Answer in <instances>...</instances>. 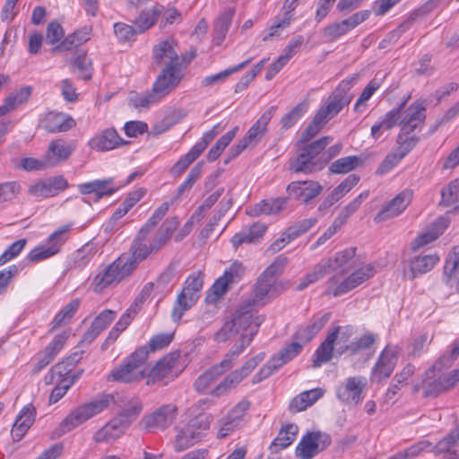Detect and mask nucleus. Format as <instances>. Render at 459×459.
<instances>
[{
	"label": "nucleus",
	"instance_id": "1",
	"mask_svg": "<svg viewBox=\"0 0 459 459\" xmlns=\"http://www.w3.org/2000/svg\"><path fill=\"white\" fill-rule=\"evenodd\" d=\"M357 80L358 75L355 74L339 83L303 131L300 137L302 143L308 142L317 135L330 119L337 116L344 107L350 104L353 98V94L350 91L357 82Z\"/></svg>",
	"mask_w": 459,
	"mask_h": 459
},
{
	"label": "nucleus",
	"instance_id": "2",
	"mask_svg": "<svg viewBox=\"0 0 459 459\" xmlns=\"http://www.w3.org/2000/svg\"><path fill=\"white\" fill-rule=\"evenodd\" d=\"M264 321V316L254 315L253 301H243L215 333V340L223 342L236 339L234 344L247 340L249 345Z\"/></svg>",
	"mask_w": 459,
	"mask_h": 459
},
{
	"label": "nucleus",
	"instance_id": "3",
	"mask_svg": "<svg viewBox=\"0 0 459 459\" xmlns=\"http://www.w3.org/2000/svg\"><path fill=\"white\" fill-rule=\"evenodd\" d=\"M178 225V217H170L162 223L152 237L149 233L138 232L132 242L131 254H123L122 256L126 257V261L131 264L132 269L135 270L142 261L159 252L168 244Z\"/></svg>",
	"mask_w": 459,
	"mask_h": 459
},
{
	"label": "nucleus",
	"instance_id": "4",
	"mask_svg": "<svg viewBox=\"0 0 459 459\" xmlns=\"http://www.w3.org/2000/svg\"><path fill=\"white\" fill-rule=\"evenodd\" d=\"M149 355L147 346H142L115 367L108 376V381L123 384L139 382L146 377L145 362Z\"/></svg>",
	"mask_w": 459,
	"mask_h": 459
},
{
	"label": "nucleus",
	"instance_id": "5",
	"mask_svg": "<svg viewBox=\"0 0 459 459\" xmlns=\"http://www.w3.org/2000/svg\"><path fill=\"white\" fill-rule=\"evenodd\" d=\"M109 404L108 396L83 403L74 409L53 431L54 437H60L83 422L104 411Z\"/></svg>",
	"mask_w": 459,
	"mask_h": 459
},
{
	"label": "nucleus",
	"instance_id": "6",
	"mask_svg": "<svg viewBox=\"0 0 459 459\" xmlns=\"http://www.w3.org/2000/svg\"><path fill=\"white\" fill-rule=\"evenodd\" d=\"M130 263L122 255L113 263L105 266L95 275L91 282L92 290L101 293L105 289L117 284L133 273Z\"/></svg>",
	"mask_w": 459,
	"mask_h": 459
},
{
	"label": "nucleus",
	"instance_id": "7",
	"mask_svg": "<svg viewBox=\"0 0 459 459\" xmlns=\"http://www.w3.org/2000/svg\"><path fill=\"white\" fill-rule=\"evenodd\" d=\"M265 353L260 352L247 359L239 368L226 376L210 394L214 397H221L235 389L251 372L264 359Z\"/></svg>",
	"mask_w": 459,
	"mask_h": 459
},
{
	"label": "nucleus",
	"instance_id": "8",
	"mask_svg": "<svg viewBox=\"0 0 459 459\" xmlns=\"http://www.w3.org/2000/svg\"><path fill=\"white\" fill-rule=\"evenodd\" d=\"M211 416L201 414L189 420V422L177 435L175 450L184 451L199 442L206 430L210 428Z\"/></svg>",
	"mask_w": 459,
	"mask_h": 459
},
{
	"label": "nucleus",
	"instance_id": "9",
	"mask_svg": "<svg viewBox=\"0 0 459 459\" xmlns=\"http://www.w3.org/2000/svg\"><path fill=\"white\" fill-rule=\"evenodd\" d=\"M179 358V352L173 351L158 360L149 373H146V385H166L169 382L174 380L178 376L175 368Z\"/></svg>",
	"mask_w": 459,
	"mask_h": 459
},
{
	"label": "nucleus",
	"instance_id": "10",
	"mask_svg": "<svg viewBox=\"0 0 459 459\" xmlns=\"http://www.w3.org/2000/svg\"><path fill=\"white\" fill-rule=\"evenodd\" d=\"M442 2L443 0H429L420 7L414 10L405 21H403L395 30L390 31L385 38L379 42L378 48L380 49H385L390 45L396 43L400 37L405 31L410 30L415 22L430 13L438 5H440Z\"/></svg>",
	"mask_w": 459,
	"mask_h": 459
},
{
	"label": "nucleus",
	"instance_id": "11",
	"mask_svg": "<svg viewBox=\"0 0 459 459\" xmlns=\"http://www.w3.org/2000/svg\"><path fill=\"white\" fill-rule=\"evenodd\" d=\"M288 258L280 255L264 270L257 279L254 289V298L247 301H253V307L255 304L261 303L274 285V277L287 264Z\"/></svg>",
	"mask_w": 459,
	"mask_h": 459
},
{
	"label": "nucleus",
	"instance_id": "12",
	"mask_svg": "<svg viewBox=\"0 0 459 459\" xmlns=\"http://www.w3.org/2000/svg\"><path fill=\"white\" fill-rule=\"evenodd\" d=\"M245 268L241 263L235 261L224 271L222 276L219 277L205 296L207 303L217 302L228 290L230 283L238 281L244 275Z\"/></svg>",
	"mask_w": 459,
	"mask_h": 459
},
{
	"label": "nucleus",
	"instance_id": "13",
	"mask_svg": "<svg viewBox=\"0 0 459 459\" xmlns=\"http://www.w3.org/2000/svg\"><path fill=\"white\" fill-rule=\"evenodd\" d=\"M399 349L396 346L387 345L380 353L376 364L372 368L370 379L379 383L390 377L397 361Z\"/></svg>",
	"mask_w": 459,
	"mask_h": 459
},
{
	"label": "nucleus",
	"instance_id": "14",
	"mask_svg": "<svg viewBox=\"0 0 459 459\" xmlns=\"http://www.w3.org/2000/svg\"><path fill=\"white\" fill-rule=\"evenodd\" d=\"M288 199H293L302 204H308L323 191V186L313 180L293 181L287 186Z\"/></svg>",
	"mask_w": 459,
	"mask_h": 459
},
{
	"label": "nucleus",
	"instance_id": "15",
	"mask_svg": "<svg viewBox=\"0 0 459 459\" xmlns=\"http://www.w3.org/2000/svg\"><path fill=\"white\" fill-rule=\"evenodd\" d=\"M331 443L330 437L320 432L305 435L296 447V455L301 459H311Z\"/></svg>",
	"mask_w": 459,
	"mask_h": 459
},
{
	"label": "nucleus",
	"instance_id": "16",
	"mask_svg": "<svg viewBox=\"0 0 459 459\" xmlns=\"http://www.w3.org/2000/svg\"><path fill=\"white\" fill-rule=\"evenodd\" d=\"M182 77L179 67L165 66L156 78L152 90L161 100L178 86Z\"/></svg>",
	"mask_w": 459,
	"mask_h": 459
},
{
	"label": "nucleus",
	"instance_id": "17",
	"mask_svg": "<svg viewBox=\"0 0 459 459\" xmlns=\"http://www.w3.org/2000/svg\"><path fill=\"white\" fill-rule=\"evenodd\" d=\"M367 382L363 377H351L336 390L338 399L346 404H358L362 400V391Z\"/></svg>",
	"mask_w": 459,
	"mask_h": 459
},
{
	"label": "nucleus",
	"instance_id": "18",
	"mask_svg": "<svg viewBox=\"0 0 459 459\" xmlns=\"http://www.w3.org/2000/svg\"><path fill=\"white\" fill-rule=\"evenodd\" d=\"M248 408V402H241L231 409L225 417L221 418L218 421L217 437L219 438H224L239 428Z\"/></svg>",
	"mask_w": 459,
	"mask_h": 459
},
{
	"label": "nucleus",
	"instance_id": "19",
	"mask_svg": "<svg viewBox=\"0 0 459 459\" xmlns=\"http://www.w3.org/2000/svg\"><path fill=\"white\" fill-rule=\"evenodd\" d=\"M420 389L422 390L424 397L433 398L448 390V387L443 374L429 368L422 375L421 385L414 386L415 392H418Z\"/></svg>",
	"mask_w": 459,
	"mask_h": 459
},
{
	"label": "nucleus",
	"instance_id": "20",
	"mask_svg": "<svg viewBox=\"0 0 459 459\" xmlns=\"http://www.w3.org/2000/svg\"><path fill=\"white\" fill-rule=\"evenodd\" d=\"M426 119V108L420 102L411 103L405 110L400 121L401 130L403 134H411L421 130Z\"/></svg>",
	"mask_w": 459,
	"mask_h": 459
},
{
	"label": "nucleus",
	"instance_id": "21",
	"mask_svg": "<svg viewBox=\"0 0 459 459\" xmlns=\"http://www.w3.org/2000/svg\"><path fill=\"white\" fill-rule=\"evenodd\" d=\"M176 413L177 407L175 405H163L152 414L143 417L142 423L148 429L163 430L172 424Z\"/></svg>",
	"mask_w": 459,
	"mask_h": 459
},
{
	"label": "nucleus",
	"instance_id": "22",
	"mask_svg": "<svg viewBox=\"0 0 459 459\" xmlns=\"http://www.w3.org/2000/svg\"><path fill=\"white\" fill-rule=\"evenodd\" d=\"M412 198V192L411 190H404L398 194L389 203H387L380 212L376 215V222H383L389 219L400 215L406 207L410 204Z\"/></svg>",
	"mask_w": 459,
	"mask_h": 459
},
{
	"label": "nucleus",
	"instance_id": "23",
	"mask_svg": "<svg viewBox=\"0 0 459 459\" xmlns=\"http://www.w3.org/2000/svg\"><path fill=\"white\" fill-rule=\"evenodd\" d=\"M369 16L368 11H361L353 13L349 18L342 20V22L328 25L324 30L325 37L330 39H336L339 37L345 35L352 29L356 28L361 22L366 21Z\"/></svg>",
	"mask_w": 459,
	"mask_h": 459
},
{
	"label": "nucleus",
	"instance_id": "24",
	"mask_svg": "<svg viewBox=\"0 0 459 459\" xmlns=\"http://www.w3.org/2000/svg\"><path fill=\"white\" fill-rule=\"evenodd\" d=\"M73 117L64 113L48 112L39 122V126L50 134L66 132L75 126Z\"/></svg>",
	"mask_w": 459,
	"mask_h": 459
},
{
	"label": "nucleus",
	"instance_id": "25",
	"mask_svg": "<svg viewBox=\"0 0 459 459\" xmlns=\"http://www.w3.org/2000/svg\"><path fill=\"white\" fill-rule=\"evenodd\" d=\"M117 189L118 186H116L113 178L96 179L78 186V190L82 195L94 194L96 201L113 195Z\"/></svg>",
	"mask_w": 459,
	"mask_h": 459
},
{
	"label": "nucleus",
	"instance_id": "26",
	"mask_svg": "<svg viewBox=\"0 0 459 459\" xmlns=\"http://www.w3.org/2000/svg\"><path fill=\"white\" fill-rule=\"evenodd\" d=\"M126 143L127 142L119 136L116 129L108 128L91 138L89 146L99 152H108Z\"/></svg>",
	"mask_w": 459,
	"mask_h": 459
},
{
	"label": "nucleus",
	"instance_id": "27",
	"mask_svg": "<svg viewBox=\"0 0 459 459\" xmlns=\"http://www.w3.org/2000/svg\"><path fill=\"white\" fill-rule=\"evenodd\" d=\"M359 181V177L355 174L349 175L343 181L335 186L327 195L318 206L319 212L327 211L332 205L348 194Z\"/></svg>",
	"mask_w": 459,
	"mask_h": 459
},
{
	"label": "nucleus",
	"instance_id": "28",
	"mask_svg": "<svg viewBox=\"0 0 459 459\" xmlns=\"http://www.w3.org/2000/svg\"><path fill=\"white\" fill-rule=\"evenodd\" d=\"M67 187L68 183L66 179L59 176L31 186L29 188V193L36 197H50L56 195Z\"/></svg>",
	"mask_w": 459,
	"mask_h": 459
},
{
	"label": "nucleus",
	"instance_id": "29",
	"mask_svg": "<svg viewBox=\"0 0 459 459\" xmlns=\"http://www.w3.org/2000/svg\"><path fill=\"white\" fill-rule=\"evenodd\" d=\"M116 318V311L106 309L95 317L91 326L82 335V342L90 343L104 331Z\"/></svg>",
	"mask_w": 459,
	"mask_h": 459
},
{
	"label": "nucleus",
	"instance_id": "30",
	"mask_svg": "<svg viewBox=\"0 0 459 459\" xmlns=\"http://www.w3.org/2000/svg\"><path fill=\"white\" fill-rule=\"evenodd\" d=\"M74 147L72 144L66 143L63 139H56L49 143L47 165L54 167L58 163L66 160L74 152Z\"/></svg>",
	"mask_w": 459,
	"mask_h": 459
},
{
	"label": "nucleus",
	"instance_id": "31",
	"mask_svg": "<svg viewBox=\"0 0 459 459\" xmlns=\"http://www.w3.org/2000/svg\"><path fill=\"white\" fill-rule=\"evenodd\" d=\"M173 40H163L153 47V58L157 64H161L166 59L169 63L166 66L179 67V58L175 49Z\"/></svg>",
	"mask_w": 459,
	"mask_h": 459
},
{
	"label": "nucleus",
	"instance_id": "32",
	"mask_svg": "<svg viewBox=\"0 0 459 459\" xmlns=\"http://www.w3.org/2000/svg\"><path fill=\"white\" fill-rule=\"evenodd\" d=\"M36 410L31 404H28L21 411L12 429L13 440L19 441L22 438L28 429L34 422Z\"/></svg>",
	"mask_w": 459,
	"mask_h": 459
},
{
	"label": "nucleus",
	"instance_id": "33",
	"mask_svg": "<svg viewBox=\"0 0 459 459\" xmlns=\"http://www.w3.org/2000/svg\"><path fill=\"white\" fill-rule=\"evenodd\" d=\"M276 106L270 107L263 113L260 118L249 128L246 135L243 137L247 143L257 142L267 132V125L276 112Z\"/></svg>",
	"mask_w": 459,
	"mask_h": 459
},
{
	"label": "nucleus",
	"instance_id": "34",
	"mask_svg": "<svg viewBox=\"0 0 459 459\" xmlns=\"http://www.w3.org/2000/svg\"><path fill=\"white\" fill-rule=\"evenodd\" d=\"M267 227L264 223L255 222L249 228L236 233L232 238L231 243L235 249L242 244H249L257 241L265 233Z\"/></svg>",
	"mask_w": 459,
	"mask_h": 459
},
{
	"label": "nucleus",
	"instance_id": "35",
	"mask_svg": "<svg viewBox=\"0 0 459 459\" xmlns=\"http://www.w3.org/2000/svg\"><path fill=\"white\" fill-rule=\"evenodd\" d=\"M448 221L445 218L437 219L432 224V228L419 235L411 243V249L413 251L433 242L436 240L443 231L447 228Z\"/></svg>",
	"mask_w": 459,
	"mask_h": 459
},
{
	"label": "nucleus",
	"instance_id": "36",
	"mask_svg": "<svg viewBox=\"0 0 459 459\" xmlns=\"http://www.w3.org/2000/svg\"><path fill=\"white\" fill-rule=\"evenodd\" d=\"M444 279L451 287L459 284V246L454 247L446 259Z\"/></svg>",
	"mask_w": 459,
	"mask_h": 459
},
{
	"label": "nucleus",
	"instance_id": "37",
	"mask_svg": "<svg viewBox=\"0 0 459 459\" xmlns=\"http://www.w3.org/2000/svg\"><path fill=\"white\" fill-rule=\"evenodd\" d=\"M323 394L324 390L321 388H314L308 391H304L290 401L289 409L292 412L304 411L307 407L313 405L323 396Z\"/></svg>",
	"mask_w": 459,
	"mask_h": 459
},
{
	"label": "nucleus",
	"instance_id": "38",
	"mask_svg": "<svg viewBox=\"0 0 459 459\" xmlns=\"http://www.w3.org/2000/svg\"><path fill=\"white\" fill-rule=\"evenodd\" d=\"M331 318V313H325L320 316H315L313 322L304 327H299L295 333V338L307 342H310L326 325Z\"/></svg>",
	"mask_w": 459,
	"mask_h": 459
},
{
	"label": "nucleus",
	"instance_id": "39",
	"mask_svg": "<svg viewBox=\"0 0 459 459\" xmlns=\"http://www.w3.org/2000/svg\"><path fill=\"white\" fill-rule=\"evenodd\" d=\"M298 432L299 427L296 424H287L282 427L270 446L271 453L276 454L292 444Z\"/></svg>",
	"mask_w": 459,
	"mask_h": 459
},
{
	"label": "nucleus",
	"instance_id": "40",
	"mask_svg": "<svg viewBox=\"0 0 459 459\" xmlns=\"http://www.w3.org/2000/svg\"><path fill=\"white\" fill-rule=\"evenodd\" d=\"M323 163L312 160L307 154L300 151L299 155L290 162V170L294 173H304L307 175L312 174L317 170L322 169Z\"/></svg>",
	"mask_w": 459,
	"mask_h": 459
},
{
	"label": "nucleus",
	"instance_id": "41",
	"mask_svg": "<svg viewBox=\"0 0 459 459\" xmlns=\"http://www.w3.org/2000/svg\"><path fill=\"white\" fill-rule=\"evenodd\" d=\"M125 431L120 422L113 418L94 434L93 440L96 443L110 442L120 437Z\"/></svg>",
	"mask_w": 459,
	"mask_h": 459
},
{
	"label": "nucleus",
	"instance_id": "42",
	"mask_svg": "<svg viewBox=\"0 0 459 459\" xmlns=\"http://www.w3.org/2000/svg\"><path fill=\"white\" fill-rule=\"evenodd\" d=\"M287 203L288 198L285 197L263 200L260 203L255 204L250 212V215L259 216L261 214H276L284 209V207L287 205Z\"/></svg>",
	"mask_w": 459,
	"mask_h": 459
},
{
	"label": "nucleus",
	"instance_id": "43",
	"mask_svg": "<svg viewBox=\"0 0 459 459\" xmlns=\"http://www.w3.org/2000/svg\"><path fill=\"white\" fill-rule=\"evenodd\" d=\"M91 29L83 27L68 35L59 45L56 46L52 52L68 51L90 39Z\"/></svg>",
	"mask_w": 459,
	"mask_h": 459
},
{
	"label": "nucleus",
	"instance_id": "44",
	"mask_svg": "<svg viewBox=\"0 0 459 459\" xmlns=\"http://www.w3.org/2000/svg\"><path fill=\"white\" fill-rule=\"evenodd\" d=\"M333 340V333H327L325 339L316 350L313 359L314 368H318L333 359V351H335Z\"/></svg>",
	"mask_w": 459,
	"mask_h": 459
},
{
	"label": "nucleus",
	"instance_id": "45",
	"mask_svg": "<svg viewBox=\"0 0 459 459\" xmlns=\"http://www.w3.org/2000/svg\"><path fill=\"white\" fill-rule=\"evenodd\" d=\"M439 261L436 255H426L423 256H414L410 260L411 278H415L418 274H423L430 271Z\"/></svg>",
	"mask_w": 459,
	"mask_h": 459
},
{
	"label": "nucleus",
	"instance_id": "46",
	"mask_svg": "<svg viewBox=\"0 0 459 459\" xmlns=\"http://www.w3.org/2000/svg\"><path fill=\"white\" fill-rule=\"evenodd\" d=\"M30 94L31 87L26 86L7 96L4 100V104L0 106L3 117L13 110L19 105L26 102Z\"/></svg>",
	"mask_w": 459,
	"mask_h": 459
},
{
	"label": "nucleus",
	"instance_id": "47",
	"mask_svg": "<svg viewBox=\"0 0 459 459\" xmlns=\"http://www.w3.org/2000/svg\"><path fill=\"white\" fill-rule=\"evenodd\" d=\"M161 10L162 6L157 5L140 13L139 16L134 21V27L139 34L145 32L154 25Z\"/></svg>",
	"mask_w": 459,
	"mask_h": 459
},
{
	"label": "nucleus",
	"instance_id": "48",
	"mask_svg": "<svg viewBox=\"0 0 459 459\" xmlns=\"http://www.w3.org/2000/svg\"><path fill=\"white\" fill-rule=\"evenodd\" d=\"M233 15L234 10L230 8L225 10L216 20L213 30V41L216 45H221L224 40L231 24Z\"/></svg>",
	"mask_w": 459,
	"mask_h": 459
},
{
	"label": "nucleus",
	"instance_id": "49",
	"mask_svg": "<svg viewBox=\"0 0 459 459\" xmlns=\"http://www.w3.org/2000/svg\"><path fill=\"white\" fill-rule=\"evenodd\" d=\"M247 346V340H243L239 344H233L230 350L224 355L223 359L213 367L217 368L221 375L224 372L231 369L238 357Z\"/></svg>",
	"mask_w": 459,
	"mask_h": 459
},
{
	"label": "nucleus",
	"instance_id": "50",
	"mask_svg": "<svg viewBox=\"0 0 459 459\" xmlns=\"http://www.w3.org/2000/svg\"><path fill=\"white\" fill-rule=\"evenodd\" d=\"M363 164V159L358 156H347L340 158L329 166V170L333 174H346Z\"/></svg>",
	"mask_w": 459,
	"mask_h": 459
},
{
	"label": "nucleus",
	"instance_id": "51",
	"mask_svg": "<svg viewBox=\"0 0 459 459\" xmlns=\"http://www.w3.org/2000/svg\"><path fill=\"white\" fill-rule=\"evenodd\" d=\"M376 342V335L373 333H366L359 338L351 342L349 346H342L339 349V355L349 353L356 355L359 351L369 349Z\"/></svg>",
	"mask_w": 459,
	"mask_h": 459
},
{
	"label": "nucleus",
	"instance_id": "52",
	"mask_svg": "<svg viewBox=\"0 0 459 459\" xmlns=\"http://www.w3.org/2000/svg\"><path fill=\"white\" fill-rule=\"evenodd\" d=\"M128 105L136 109L149 108L150 106L159 103L160 100L152 90L151 91L138 93L131 92L128 99Z\"/></svg>",
	"mask_w": 459,
	"mask_h": 459
},
{
	"label": "nucleus",
	"instance_id": "53",
	"mask_svg": "<svg viewBox=\"0 0 459 459\" xmlns=\"http://www.w3.org/2000/svg\"><path fill=\"white\" fill-rule=\"evenodd\" d=\"M360 285L359 281H358L353 274H350L344 280H342L339 284H336L335 277H332L329 280V286L327 288V292L329 294H333L334 297L341 296L348 291L355 289Z\"/></svg>",
	"mask_w": 459,
	"mask_h": 459
},
{
	"label": "nucleus",
	"instance_id": "54",
	"mask_svg": "<svg viewBox=\"0 0 459 459\" xmlns=\"http://www.w3.org/2000/svg\"><path fill=\"white\" fill-rule=\"evenodd\" d=\"M309 102L305 100L298 103L292 109L285 114L281 119L282 129L291 128L308 110Z\"/></svg>",
	"mask_w": 459,
	"mask_h": 459
},
{
	"label": "nucleus",
	"instance_id": "55",
	"mask_svg": "<svg viewBox=\"0 0 459 459\" xmlns=\"http://www.w3.org/2000/svg\"><path fill=\"white\" fill-rule=\"evenodd\" d=\"M328 333H333V343L336 345L335 351L339 354V349L342 346H349V342L355 333L354 327L351 325L344 326L337 325L332 327Z\"/></svg>",
	"mask_w": 459,
	"mask_h": 459
},
{
	"label": "nucleus",
	"instance_id": "56",
	"mask_svg": "<svg viewBox=\"0 0 459 459\" xmlns=\"http://www.w3.org/2000/svg\"><path fill=\"white\" fill-rule=\"evenodd\" d=\"M80 299H74L65 305L53 318L52 329L67 324L80 307Z\"/></svg>",
	"mask_w": 459,
	"mask_h": 459
},
{
	"label": "nucleus",
	"instance_id": "57",
	"mask_svg": "<svg viewBox=\"0 0 459 459\" xmlns=\"http://www.w3.org/2000/svg\"><path fill=\"white\" fill-rule=\"evenodd\" d=\"M221 376L219 369L212 366L196 378L194 384L195 390L198 393H210L209 389Z\"/></svg>",
	"mask_w": 459,
	"mask_h": 459
},
{
	"label": "nucleus",
	"instance_id": "58",
	"mask_svg": "<svg viewBox=\"0 0 459 459\" xmlns=\"http://www.w3.org/2000/svg\"><path fill=\"white\" fill-rule=\"evenodd\" d=\"M355 252V247L346 248L336 253L334 258L328 259L325 262V264H329V273L338 269H342V272H345L347 264L354 257Z\"/></svg>",
	"mask_w": 459,
	"mask_h": 459
},
{
	"label": "nucleus",
	"instance_id": "59",
	"mask_svg": "<svg viewBox=\"0 0 459 459\" xmlns=\"http://www.w3.org/2000/svg\"><path fill=\"white\" fill-rule=\"evenodd\" d=\"M197 301L193 296L180 292L174 303L171 317L174 321H179L184 313L189 310Z\"/></svg>",
	"mask_w": 459,
	"mask_h": 459
},
{
	"label": "nucleus",
	"instance_id": "60",
	"mask_svg": "<svg viewBox=\"0 0 459 459\" xmlns=\"http://www.w3.org/2000/svg\"><path fill=\"white\" fill-rule=\"evenodd\" d=\"M369 191L366 190L360 193L357 197H355L351 202H350L347 205H345L339 215L335 218L340 223L344 225L348 219L355 213L362 203L368 197Z\"/></svg>",
	"mask_w": 459,
	"mask_h": 459
},
{
	"label": "nucleus",
	"instance_id": "61",
	"mask_svg": "<svg viewBox=\"0 0 459 459\" xmlns=\"http://www.w3.org/2000/svg\"><path fill=\"white\" fill-rule=\"evenodd\" d=\"M458 444L459 428H456L433 446V452L438 455L456 451L455 446Z\"/></svg>",
	"mask_w": 459,
	"mask_h": 459
},
{
	"label": "nucleus",
	"instance_id": "62",
	"mask_svg": "<svg viewBox=\"0 0 459 459\" xmlns=\"http://www.w3.org/2000/svg\"><path fill=\"white\" fill-rule=\"evenodd\" d=\"M143 411V404L141 402H135L127 408L124 409L114 419L120 422L124 429H127L139 416Z\"/></svg>",
	"mask_w": 459,
	"mask_h": 459
},
{
	"label": "nucleus",
	"instance_id": "63",
	"mask_svg": "<svg viewBox=\"0 0 459 459\" xmlns=\"http://www.w3.org/2000/svg\"><path fill=\"white\" fill-rule=\"evenodd\" d=\"M203 285L204 275L199 271L188 276V278L185 281V285L181 292L187 294L189 296H193L195 299L198 300L199 293L203 289Z\"/></svg>",
	"mask_w": 459,
	"mask_h": 459
},
{
	"label": "nucleus",
	"instance_id": "64",
	"mask_svg": "<svg viewBox=\"0 0 459 459\" xmlns=\"http://www.w3.org/2000/svg\"><path fill=\"white\" fill-rule=\"evenodd\" d=\"M459 203V178L451 181L441 191L440 204L449 206Z\"/></svg>",
	"mask_w": 459,
	"mask_h": 459
}]
</instances>
